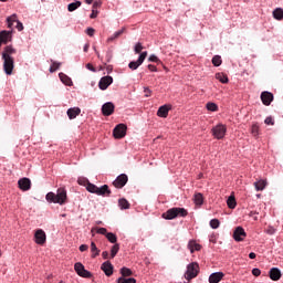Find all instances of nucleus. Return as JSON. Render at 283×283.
Here are the masks:
<instances>
[{"label": "nucleus", "mask_w": 283, "mask_h": 283, "mask_svg": "<svg viewBox=\"0 0 283 283\" xmlns=\"http://www.w3.org/2000/svg\"><path fill=\"white\" fill-rule=\"evenodd\" d=\"M83 182H87L86 190L90 191V193H96V196H103L104 198H109L112 196V190L107 185L97 187L96 185L91 184L86 179H78V185H83Z\"/></svg>", "instance_id": "1"}, {"label": "nucleus", "mask_w": 283, "mask_h": 283, "mask_svg": "<svg viewBox=\"0 0 283 283\" xmlns=\"http://www.w3.org/2000/svg\"><path fill=\"white\" fill-rule=\"evenodd\" d=\"M45 200L54 205H65L67 202V190L65 188H59L56 193L49 192L45 196Z\"/></svg>", "instance_id": "2"}, {"label": "nucleus", "mask_w": 283, "mask_h": 283, "mask_svg": "<svg viewBox=\"0 0 283 283\" xmlns=\"http://www.w3.org/2000/svg\"><path fill=\"white\" fill-rule=\"evenodd\" d=\"M189 212L185 208H170L161 214L164 220H175V218H187Z\"/></svg>", "instance_id": "3"}, {"label": "nucleus", "mask_w": 283, "mask_h": 283, "mask_svg": "<svg viewBox=\"0 0 283 283\" xmlns=\"http://www.w3.org/2000/svg\"><path fill=\"white\" fill-rule=\"evenodd\" d=\"M200 273V265H198L197 262H192L187 265V271L185 273V277L189 280H193V277H198V274Z\"/></svg>", "instance_id": "4"}, {"label": "nucleus", "mask_w": 283, "mask_h": 283, "mask_svg": "<svg viewBox=\"0 0 283 283\" xmlns=\"http://www.w3.org/2000/svg\"><path fill=\"white\" fill-rule=\"evenodd\" d=\"M227 134V126L219 124L212 128V136L218 140H222Z\"/></svg>", "instance_id": "5"}, {"label": "nucleus", "mask_w": 283, "mask_h": 283, "mask_svg": "<svg viewBox=\"0 0 283 283\" xmlns=\"http://www.w3.org/2000/svg\"><path fill=\"white\" fill-rule=\"evenodd\" d=\"M74 271L77 273V275H80V277H92V272L85 270V265H83L81 262H76L74 264Z\"/></svg>", "instance_id": "6"}, {"label": "nucleus", "mask_w": 283, "mask_h": 283, "mask_svg": "<svg viewBox=\"0 0 283 283\" xmlns=\"http://www.w3.org/2000/svg\"><path fill=\"white\" fill-rule=\"evenodd\" d=\"M8 28L12 30V25L17 23L15 28L19 32L23 31V23H21L17 17V14H12L7 18Z\"/></svg>", "instance_id": "7"}, {"label": "nucleus", "mask_w": 283, "mask_h": 283, "mask_svg": "<svg viewBox=\"0 0 283 283\" xmlns=\"http://www.w3.org/2000/svg\"><path fill=\"white\" fill-rule=\"evenodd\" d=\"M114 138L120 139L125 138L127 135V125L118 124L113 130Z\"/></svg>", "instance_id": "8"}, {"label": "nucleus", "mask_w": 283, "mask_h": 283, "mask_svg": "<svg viewBox=\"0 0 283 283\" xmlns=\"http://www.w3.org/2000/svg\"><path fill=\"white\" fill-rule=\"evenodd\" d=\"M3 59V70L8 76L12 74V70H14V59L13 57H2Z\"/></svg>", "instance_id": "9"}, {"label": "nucleus", "mask_w": 283, "mask_h": 283, "mask_svg": "<svg viewBox=\"0 0 283 283\" xmlns=\"http://www.w3.org/2000/svg\"><path fill=\"white\" fill-rule=\"evenodd\" d=\"M147 59V51L142 52L137 61L129 62L128 67L129 70H138L142 63H145Z\"/></svg>", "instance_id": "10"}, {"label": "nucleus", "mask_w": 283, "mask_h": 283, "mask_svg": "<svg viewBox=\"0 0 283 283\" xmlns=\"http://www.w3.org/2000/svg\"><path fill=\"white\" fill-rule=\"evenodd\" d=\"M128 180L129 178L127 175L122 174L113 181V186H115L116 189H123V187L127 185Z\"/></svg>", "instance_id": "11"}, {"label": "nucleus", "mask_w": 283, "mask_h": 283, "mask_svg": "<svg viewBox=\"0 0 283 283\" xmlns=\"http://www.w3.org/2000/svg\"><path fill=\"white\" fill-rule=\"evenodd\" d=\"M247 238V232L244 231V228L237 227L233 232V239L235 242H244V239Z\"/></svg>", "instance_id": "12"}, {"label": "nucleus", "mask_w": 283, "mask_h": 283, "mask_svg": "<svg viewBox=\"0 0 283 283\" xmlns=\"http://www.w3.org/2000/svg\"><path fill=\"white\" fill-rule=\"evenodd\" d=\"M112 83H114V77L106 75L99 80L98 87L99 90L105 91L107 87H109V85H112Z\"/></svg>", "instance_id": "13"}, {"label": "nucleus", "mask_w": 283, "mask_h": 283, "mask_svg": "<svg viewBox=\"0 0 283 283\" xmlns=\"http://www.w3.org/2000/svg\"><path fill=\"white\" fill-rule=\"evenodd\" d=\"M34 239L36 244L43 245V243L48 240V235L45 234V231L39 229L34 233Z\"/></svg>", "instance_id": "14"}, {"label": "nucleus", "mask_w": 283, "mask_h": 283, "mask_svg": "<svg viewBox=\"0 0 283 283\" xmlns=\"http://www.w3.org/2000/svg\"><path fill=\"white\" fill-rule=\"evenodd\" d=\"M19 185V189H21V191H30V189H32V181L29 178H21L18 181Z\"/></svg>", "instance_id": "15"}, {"label": "nucleus", "mask_w": 283, "mask_h": 283, "mask_svg": "<svg viewBox=\"0 0 283 283\" xmlns=\"http://www.w3.org/2000/svg\"><path fill=\"white\" fill-rule=\"evenodd\" d=\"M114 103L107 102L102 106V114L103 116H112V114H114Z\"/></svg>", "instance_id": "16"}, {"label": "nucleus", "mask_w": 283, "mask_h": 283, "mask_svg": "<svg viewBox=\"0 0 283 283\" xmlns=\"http://www.w3.org/2000/svg\"><path fill=\"white\" fill-rule=\"evenodd\" d=\"M102 271H104L105 275H107V277L114 275V265H112V262L106 261L102 264L101 266Z\"/></svg>", "instance_id": "17"}, {"label": "nucleus", "mask_w": 283, "mask_h": 283, "mask_svg": "<svg viewBox=\"0 0 283 283\" xmlns=\"http://www.w3.org/2000/svg\"><path fill=\"white\" fill-rule=\"evenodd\" d=\"M261 101H262L263 105H266V106L271 105V103H273L272 93L266 92V91L261 93Z\"/></svg>", "instance_id": "18"}, {"label": "nucleus", "mask_w": 283, "mask_h": 283, "mask_svg": "<svg viewBox=\"0 0 283 283\" xmlns=\"http://www.w3.org/2000/svg\"><path fill=\"white\" fill-rule=\"evenodd\" d=\"M224 277V273L222 272H214L209 276V283H220Z\"/></svg>", "instance_id": "19"}, {"label": "nucleus", "mask_w": 283, "mask_h": 283, "mask_svg": "<svg viewBox=\"0 0 283 283\" xmlns=\"http://www.w3.org/2000/svg\"><path fill=\"white\" fill-rule=\"evenodd\" d=\"M12 54H17V49L12 48V45H8L4 48L2 59H12V56H10Z\"/></svg>", "instance_id": "20"}, {"label": "nucleus", "mask_w": 283, "mask_h": 283, "mask_svg": "<svg viewBox=\"0 0 283 283\" xmlns=\"http://www.w3.org/2000/svg\"><path fill=\"white\" fill-rule=\"evenodd\" d=\"M282 277V272L277 268H272L270 270V279L273 280V282H277Z\"/></svg>", "instance_id": "21"}, {"label": "nucleus", "mask_w": 283, "mask_h": 283, "mask_svg": "<svg viewBox=\"0 0 283 283\" xmlns=\"http://www.w3.org/2000/svg\"><path fill=\"white\" fill-rule=\"evenodd\" d=\"M66 114L70 120H74V118L81 114V109L78 107H72L67 109Z\"/></svg>", "instance_id": "22"}, {"label": "nucleus", "mask_w": 283, "mask_h": 283, "mask_svg": "<svg viewBox=\"0 0 283 283\" xmlns=\"http://www.w3.org/2000/svg\"><path fill=\"white\" fill-rule=\"evenodd\" d=\"M157 116H159L160 118H167V116H169V106H160L157 111Z\"/></svg>", "instance_id": "23"}, {"label": "nucleus", "mask_w": 283, "mask_h": 283, "mask_svg": "<svg viewBox=\"0 0 283 283\" xmlns=\"http://www.w3.org/2000/svg\"><path fill=\"white\" fill-rule=\"evenodd\" d=\"M188 249H189L190 253H193L195 251H200V249H202V245H200L196 241L191 240L188 243Z\"/></svg>", "instance_id": "24"}, {"label": "nucleus", "mask_w": 283, "mask_h": 283, "mask_svg": "<svg viewBox=\"0 0 283 283\" xmlns=\"http://www.w3.org/2000/svg\"><path fill=\"white\" fill-rule=\"evenodd\" d=\"M59 76L64 85H67L69 87L72 86V78L70 76L65 73H60Z\"/></svg>", "instance_id": "25"}, {"label": "nucleus", "mask_w": 283, "mask_h": 283, "mask_svg": "<svg viewBox=\"0 0 283 283\" xmlns=\"http://www.w3.org/2000/svg\"><path fill=\"white\" fill-rule=\"evenodd\" d=\"M254 187L258 191H264L266 188V180L260 179L259 181L254 182Z\"/></svg>", "instance_id": "26"}, {"label": "nucleus", "mask_w": 283, "mask_h": 283, "mask_svg": "<svg viewBox=\"0 0 283 283\" xmlns=\"http://www.w3.org/2000/svg\"><path fill=\"white\" fill-rule=\"evenodd\" d=\"M82 6V2L81 1H75V2H72L67 6V11L69 12H74L75 10H78V8H81Z\"/></svg>", "instance_id": "27"}, {"label": "nucleus", "mask_w": 283, "mask_h": 283, "mask_svg": "<svg viewBox=\"0 0 283 283\" xmlns=\"http://www.w3.org/2000/svg\"><path fill=\"white\" fill-rule=\"evenodd\" d=\"M273 17L276 19V21H282L283 20V9L282 8H276L273 11Z\"/></svg>", "instance_id": "28"}, {"label": "nucleus", "mask_w": 283, "mask_h": 283, "mask_svg": "<svg viewBox=\"0 0 283 283\" xmlns=\"http://www.w3.org/2000/svg\"><path fill=\"white\" fill-rule=\"evenodd\" d=\"M216 78L220 83H223V84L229 83V77L224 73H217Z\"/></svg>", "instance_id": "29"}, {"label": "nucleus", "mask_w": 283, "mask_h": 283, "mask_svg": "<svg viewBox=\"0 0 283 283\" xmlns=\"http://www.w3.org/2000/svg\"><path fill=\"white\" fill-rule=\"evenodd\" d=\"M118 251H120V244L115 243L111 249V258L114 259L118 254Z\"/></svg>", "instance_id": "30"}, {"label": "nucleus", "mask_w": 283, "mask_h": 283, "mask_svg": "<svg viewBox=\"0 0 283 283\" xmlns=\"http://www.w3.org/2000/svg\"><path fill=\"white\" fill-rule=\"evenodd\" d=\"M92 258H97L101 254V250L96 247V243H91Z\"/></svg>", "instance_id": "31"}, {"label": "nucleus", "mask_w": 283, "mask_h": 283, "mask_svg": "<svg viewBox=\"0 0 283 283\" xmlns=\"http://www.w3.org/2000/svg\"><path fill=\"white\" fill-rule=\"evenodd\" d=\"M202 202H205V198L202 197V193L198 192L195 195V205L198 207H201Z\"/></svg>", "instance_id": "32"}, {"label": "nucleus", "mask_w": 283, "mask_h": 283, "mask_svg": "<svg viewBox=\"0 0 283 283\" xmlns=\"http://www.w3.org/2000/svg\"><path fill=\"white\" fill-rule=\"evenodd\" d=\"M227 205H228V207H229V209H235V207H237V202H235V197H233V196H230L229 198H228V200H227Z\"/></svg>", "instance_id": "33"}, {"label": "nucleus", "mask_w": 283, "mask_h": 283, "mask_svg": "<svg viewBox=\"0 0 283 283\" xmlns=\"http://www.w3.org/2000/svg\"><path fill=\"white\" fill-rule=\"evenodd\" d=\"M106 238H107L108 242H111V244H116V242L118 241V238L116 237V234H114L112 232H107Z\"/></svg>", "instance_id": "34"}, {"label": "nucleus", "mask_w": 283, "mask_h": 283, "mask_svg": "<svg viewBox=\"0 0 283 283\" xmlns=\"http://www.w3.org/2000/svg\"><path fill=\"white\" fill-rule=\"evenodd\" d=\"M212 64L214 67H220V65H222V57L220 55H214L212 57Z\"/></svg>", "instance_id": "35"}, {"label": "nucleus", "mask_w": 283, "mask_h": 283, "mask_svg": "<svg viewBox=\"0 0 283 283\" xmlns=\"http://www.w3.org/2000/svg\"><path fill=\"white\" fill-rule=\"evenodd\" d=\"M206 107L208 112H218V105L213 102L207 103Z\"/></svg>", "instance_id": "36"}, {"label": "nucleus", "mask_w": 283, "mask_h": 283, "mask_svg": "<svg viewBox=\"0 0 283 283\" xmlns=\"http://www.w3.org/2000/svg\"><path fill=\"white\" fill-rule=\"evenodd\" d=\"M251 134L252 136L256 137L260 134V126L258 124H253L251 127Z\"/></svg>", "instance_id": "37"}, {"label": "nucleus", "mask_w": 283, "mask_h": 283, "mask_svg": "<svg viewBox=\"0 0 283 283\" xmlns=\"http://www.w3.org/2000/svg\"><path fill=\"white\" fill-rule=\"evenodd\" d=\"M118 205L120 209H129V201L127 199H119Z\"/></svg>", "instance_id": "38"}, {"label": "nucleus", "mask_w": 283, "mask_h": 283, "mask_svg": "<svg viewBox=\"0 0 283 283\" xmlns=\"http://www.w3.org/2000/svg\"><path fill=\"white\" fill-rule=\"evenodd\" d=\"M117 283H136V279L134 277L125 279L122 276L117 280Z\"/></svg>", "instance_id": "39"}, {"label": "nucleus", "mask_w": 283, "mask_h": 283, "mask_svg": "<svg viewBox=\"0 0 283 283\" xmlns=\"http://www.w3.org/2000/svg\"><path fill=\"white\" fill-rule=\"evenodd\" d=\"M120 273L123 277H129L132 275V271L128 268H122Z\"/></svg>", "instance_id": "40"}, {"label": "nucleus", "mask_w": 283, "mask_h": 283, "mask_svg": "<svg viewBox=\"0 0 283 283\" xmlns=\"http://www.w3.org/2000/svg\"><path fill=\"white\" fill-rule=\"evenodd\" d=\"M59 67H61V63L60 62H53L51 67H50V72L54 73V72H56V70H59Z\"/></svg>", "instance_id": "41"}, {"label": "nucleus", "mask_w": 283, "mask_h": 283, "mask_svg": "<svg viewBox=\"0 0 283 283\" xmlns=\"http://www.w3.org/2000/svg\"><path fill=\"white\" fill-rule=\"evenodd\" d=\"M210 227H211V229H218V227H220V220H218V219H212V220L210 221Z\"/></svg>", "instance_id": "42"}, {"label": "nucleus", "mask_w": 283, "mask_h": 283, "mask_svg": "<svg viewBox=\"0 0 283 283\" xmlns=\"http://www.w3.org/2000/svg\"><path fill=\"white\" fill-rule=\"evenodd\" d=\"M143 50H144L143 43L138 42L135 45V54H140V52H143Z\"/></svg>", "instance_id": "43"}, {"label": "nucleus", "mask_w": 283, "mask_h": 283, "mask_svg": "<svg viewBox=\"0 0 283 283\" xmlns=\"http://www.w3.org/2000/svg\"><path fill=\"white\" fill-rule=\"evenodd\" d=\"M96 233H99V235H107V229L106 228H97Z\"/></svg>", "instance_id": "44"}, {"label": "nucleus", "mask_w": 283, "mask_h": 283, "mask_svg": "<svg viewBox=\"0 0 283 283\" xmlns=\"http://www.w3.org/2000/svg\"><path fill=\"white\" fill-rule=\"evenodd\" d=\"M262 274V271L258 268H254L252 270V275H254V277H260V275Z\"/></svg>", "instance_id": "45"}, {"label": "nucleus", "mask_w": 283, "mask_h": 283, "mask_svg": "<svg viewBox=\"0 0 283 283\" xmlns=\"http://www.w3.org/2000/svg\"><path fill=\"white\" fill-rule=\"evenodd\" d=\"M148 61H149L150 63H160V60H159L158 56H156V55H150L149 59H148Z\"/></svg>", "instance_id": "46"}, {"label": "nucleus", "mask_w": 283, "mask_h": 283, "mask_svg": "<svg viewBox=\"0 0 283 283\" xmlns=\"http://www.w3.org/2000/svg\"><path fill=\"white\" fill-rule=\"evenodd\" d=\"M265 125H275V120H273V117L269 116L264 120Z\"/></svg>", "instance_id": "47"}, {"label": "nucleus", "mask_w": 283, "mask_h": 283, "mask_svg": "<svg viewBox=\"0 0 283 283\" xmlns=\"http://www.w3.org/2000/svg\"><path fill=\"white\" fill-rule=\"evenodd\" d=\"M103 6V2L101 0H97L93 3V10H97V8H101Z\"/></svg>", "instance_id": "48"}, {"label": "nucleus", "mask_w": 283, "mask_h": 283, "mask_svg": "<svg viewBox=\"0 0 283 283\" xmlns=\"http://www.w3.org/2000/svg\"><path fill=\"white\" fill-rule=\"evenodd\" d=\"M125 33V28L114 33V39H118L120 35Z\"/></svg>", "instance_id": "49"}, {"label": "nucleus", "mask_w": 283, "mask_h": 283, "mask_svg": "<svg viewBox=\"0 0 283 283\" xmlns=\"http://www.w3.org/2000/svg\"><path fill=\"white\" fill-rule=\"evenodd\" d=\"M98 17V10L97 9H92V13L90 15V19H96Z\"/></svg>", "instance_id": "50"}, {"label": "nucleus", "mask_w": 283, "mask_h": 283, "mask_svg": "<svg viewBox=\"0 0 283 283\" xmlns=\"http://www.w3.org/2000/svg\"><path fill=\"white\" fill-rule=\"evenodd\" d=\"M95 32H96V30H94V28H88V29H86V34H87L88 36H94Z\"/></svg>", "instance_id": "51"}, {"label": "nucleus", "mask_w": 283, "mask_h": 283, "mask_svg": "<svg viewBox=\"0 0 283 283\" xmlns=\"http://www.w3.org/2000/svg\"><path fill=\"white\" fill-rule=\"evenodd\" d=\"M144 93H145L146 98H149V96H151V90H149V87H145Z\"/></svg>", "instance_id": "52"}, {"label": "nucleus", "mask_w": 283, "mask_h": 283, "mask_svg": "<svg viewBox=\"0 0 283 283\" xmlns=\"http://www.w3.org/2000/svg\"><path fill=\"white\" fill-rule=\"evenodd\" d=\"M86 70H90V72H96V69L94 67V65H92V63L86 64Z\"/></svg>", "instance_id": "53"}, {"label": "nucleus", "mask_w": 283, "mask_h": 283, "mask_svg": "<svg viewBox=\"0 0 283 283\" xmlns=\"http://www.w3.org/2000/svg\"><path fill=\"white\" fill-rule=\"evenodd\" d=\"M112 61V51H107L106 53V63H109Z\"/></svg>", "instance_id": "54"}, {"label": "nucleus", "mask_w": 283, "mask_h": 283, "mask_svg": "<svg viewBox=\"0 0 283 283\" xmlns=\"http://www.w3.org/2000/svg\"><path fill=\"white\" fill-rule=\"evenodd\" d=\"M148 70H149L150 72H158V69H157L156 65H154V64H149V65H148Z\"/></svg>", "instance_id": "55"}, {"label": "nucleus", "mask_w": 283, "mask_h": 283, "mask_svg": "<svg viewBox=\"0 0 283 283\" xmlns=\"http://www.w3.org/2000/svg\"><path fill=\"white\" fill-rule=\"evenodd\" d=\"M87 249H90V247H87V244H82L80 245V251L83 253L85 251H87Z\"/></svg>", "instance_id": "56"}, {"label": "nucleus", "mask_w": 283, "mask_h": 283, "mask_svg": "<svg viewBox=\"0 0 283 283\" xmlns=\"http://www.w3.org/2000/svg\"><path fill=\"white\" fill-rule=\"evenodd\" d=\"M102 258L104 260H109V252H107V251L102 252Z\"/></svg>", "instance_id": "57"}, {"label": "nucleus", "mask_w": 283, "mask_h": 283, "mask_svg": "<svg viewBox=\"0 0 283 283\" xmlns=\"http://www.w3.org/2000/svg\"><path fill=\"white\" fill-rule=\"evenodd\" d=\"M249 258H250V260H255V258H256L255 252H251V253L249 254Z\"/></svg>", "instance_id": "58"}, {"label": "nucleus", "mask_w": 283, "mask_h": 283, "mask_svg": "<svg viewBox=\"0 0 283 283\" xmlns=\"http://www.w3.org/2000/svg\"><path fill=\"white\" fill-rule=\"evenodd\" d=\"M117 38H114V34L107 39V43H112V41H116Z\"/></svg>", "instance_id": "59"}, {"label": "nucleus", "mask_w": 283, "mask_h": 283, "mask_svg": "<svg viewBox=\"0 0 283 283\" xmlns=\"http://www.w3.org/2000/svg\"><path fill=\"white\" fill-rule=\"evenodd\" d=\"M84 52H88L90 51V43H86L85 45H84Z\"/></svg>", "instance_id": "60"}, {"label": "nucleus", "mask_w": 283, "mask_h": 283, "mask_svg": "<svg viewBox=\"0 0 283 283\" xmlns=\"http://www.w3.org/2000/svg\"><path fill=\"white\" fill-rule=\"evenodd\" d=\"M268 233H269L270 235H273V233H275V230H274L273 228H270V229H268Z\"/></svg>", "instance_id": "61"}, {"label": "nucleus", "mask_w": 283, "mask_h": 283, "mask_svg": "<svg viewBox=\"0 0 283 283\" xmlns=\"http://www.w3.org/2000/svg\"><path fill=\"white\" fill-rule=\"evenodd\" d=\"M94 0H85V3H87L88 6H92Z\"/></svg>", "instance_id": "62"}, {"label": "nucleus", "mask_w": 283, "mask_h": 283, "mask_svg": "<svg viewBox=\"0 0 283 283\" xmlns=\"http://www.w3.org/2000/svg\"><path fill=\"white\" fill-rule=\"evenodd\" d=\"M95 53L97 54V57L101 59V53L95 50Z\"/></svg>", "instance_id": "63"}, {"label": "nucleus", "mask_w": 283, "mask_h": 283, "mask_svg": "<svg viewBox=\"0 0 283 283\" xmlns=\"http://www.w3.org/2000/svg\"><path fill=\"white\" fill-rule=\"evenodd\" d=\"M0 1L6 2V1H8V0H0Z\"/></svg>", "instance_id": "64"}]
</instances>
